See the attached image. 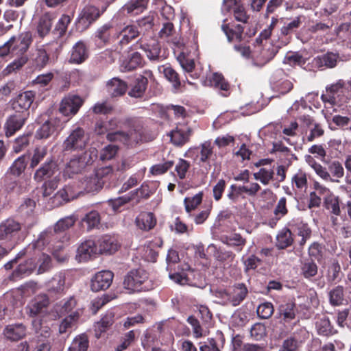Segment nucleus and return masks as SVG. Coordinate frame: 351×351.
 I'll use <instances>...</instances> for the list:
<instances>
[{
    "instance_id": "4be33fe9",
    "label": "nucleus",
    "mask_w": 351,
    "mask_h": 351,
    "mask_svg": "<svg viewBox=\"0 0 351 351\" xmlns=\"http://www.w3.org/2000/svg\"><path fill=\"white\" fill-rule=\"evenodd\" d=\"M138 42L140 48L145 52L149 60L151 61L160 60V45L156 39L154 38H151L149 40L141 38Z\"/></svg>"
},
{
    "instance_id": "ea45409f",
    "label": "nucleus",
    "mask_w": 351,
    "mask_h": 351,
    "mask_svg": "<svg viewBox=\"0 0 351 351\" xmlns=\"http://www.w3.org/2000/svg\"><path fill=\"white\" fill-rule=\"evenodd\" d=\"M106 89L109 95L112 97H119L123 95L127 90L126 83L118 77H113L108 81Z\"/></svg>"
},
{
    "instance_id": "ddd939ff",
    "label": "nucleus",
    "mask_w": 351,
    "mask_h": 351,
    "mask_svg": "<svg viewBox=\"0 0 351 351\" xmlns=\"http://www.w3.org/2000/svg\"><path fill=\"white\" fill-rule=\"evenodd\" d=\"M49 299L45 294L39 295L32 300L26 306L27 313L29 317H45L48 313Z\"/></svg>"
},
{
    "instance_id": "4468645a",
    "label": "nucleus",
    "mask_w": 351,
    "mask_h": 351,
    "mask_svg": "<svg viewBox=\"0 0 351 351\" xmlns=\"http://www.w3.org/2000/svg\"><path fill=\"white\" fill-rule=\"evenodd\" d=\"M9 41L12 48V54L16 56L26 55L29 46L32 43V34L25 32L17 36H13Z\"/></svg>"
},
{
    "instance_id": "9d476101",
    "label": "nucleus",
    "mask_w": 351,
    "mask_h": 351,
    "mask_svg": "<svg viewBox=\"0 0 351 351\" xmlns=\"http://www.w3.org/2000/svg\"><path fill=\"white\" fill-rule=\"evenodd\" d=\"M34 97L35 94L31 90L21 93L10 100L11 108L14 112L29 117V109L34 100Z\"/></svg>"
},
{
    "instance_id": "cd10ccee",
    "label": "nucleus",
    "mask_w": 351,
    "mask_h": 351,
    "mask_svg": "<svg viewBox=\"0 0 351 351\" xmlns=\"http://www.w3.org/2000/svg\"><path fill=\"white\" fill-rule=\"evenodd\" d=\"M56 163L52 159L47 158L35 172L34 179L36 182H42L43 180L51 178L56 173Z\"/></svg>"
},
{
    "instance_id": "bb28decb",
    "label": "nucleus",
    "mask_w": 351,
    "mask_h": 351,
    "mask_svg": "<svg viewBox=\"0 0 351 351\" xmlns=\"http://www.w3.org/2000/svg\"><path fill=\"white\" fill-rule=\"evenodd\" d=\"M203 84L204 86H210L218 90L223 97H227L230 94V85L220 73H213L209 79L204 80Z\"/></svg>"
},
{
    "instance_id": "f8f14e48",
    "label": "nucleus",
    "mask_w": 351,
    "mask_h": 351,
    "mask_svg": "<svg viewBox=\"0 0 351 351\" xmlns=\"http://www.w3.org/2000/svg\"><path fill=\"white\" fill-rule=\"evenodd\" d=\"M28 117L26 115L13 112L9 114L5 121L3 130L5 136L10 138L20 131L25 124Z\"/></svg>"
},
{
    "instance_id": "58836bf2",
    "label": "nucleus",
    "mask_w": 351,
    "mask_h": 351,
    "mask_svg": "<svg viewBox=\"0 0 351 351\" xmlns=\"http://www.w3.org/2000/svg\"><path fill=\"white\" fill-rule=\"evenodd\" d=\"M156 223V219L151 212H142L136 218V225L142 230H150Z\"/></svg>"
},
{
    "instance_id": "6e6552de",
    "label": "nucleus",
    "mask_w": 351,
    "mask_h": 351,
    "mask_svg": "<svg viewBox=\"0 0 351 351\" xmlns=\"http://www.w3.org/2000/svg\"><path fill=\"white\" fill-rule=\"evenodd\" d=\"M93 161V158L89 152H84L77 156H73L66 163L63 171L65 178H71L74 175L78 174Z\"/></svg>"
},
{
    "instance_id": "a211bd4d",
    "label": "nucleus",
    "mask_w": 351,
    "mask_h": 351,
    "mask_svg": "<svg viewBox=\"0 0 351 351\" xmlns=\"http://www.w3.org/2000/svg\"><path fill=\"white\" fill-rule=\"evenodd\" d=\"M113 277V273L109 270L97 272L91 279V290L97 292L107 289L112 284Z\"/></svg>"
},
{
    "instance_id": "e433bc0d",
    "label": "nucleus",
    "mask_w": 351,
    "mask_h": 351,
    "mask_svg": "<svg viewBox=\"0 0 351 351\" xmlns=\"http://www.w3.org/2000/svg\"><path fill=\"white\" fill-rule=\"evenodd\" d=\"M206 252L210 255H213L215 260L221 263L232 262L235 256L232 252L218 248L214 244H210L208 246Z\"/></svg>"
},
{
    "instance_id": "052dcab7",
    "label": "nucleus",
    "mask_w": 351,
    "mask_h": 351,
    "mask_svg": "<svg viewBox=\"0 0 351 351\" xmlns=\"http://www.w3.org/2000/svg\"><path fill=\"white\" fill-rule=\"evenodd\" d=\"M117 125V121L115 119H111L109 121H97L95 126V132L97 135H103L106 133H111L110 131L114 129Z\"/></svg>"
},
{
    "instance_id": "c03bdc74",
    "label": "nucleus",
    "mask_w": 351,
    "mask_h": 351,
    "mask_svg": "<svg viewBox=\"0 0 351 351\" xmlns=\"http://www.w3.org/2000/svg\"><path fill=\"white\" fill-rule=\"evenodd\" d=\"M147 3L148 0H130L122 7L121 12L123 13L126 12L131 15H137L146 9Z\"/></svg>"
},
{
    "instance_id": "f03ea898",
    "label": "nucleus",
    "mask_w": 351,
    "mask_h": 351,
    "mask_svg": "<svg viewBox=\"0 0 351 351\" xmlns=\"http://www.w3.org/2000/svg\"><path fill=\"white\" fill-rule=\"evenodd\" d=\"M103 186L102 181L99 180L95 173L85 176L78 182H72L65 185L50 197L51 206L58 207L78 197L84 192H98Z\"/></svg>"
},
{
    "instance_id": "c756f323",
    "label": "nucleus",
    "mask_w": 351,
    "mask_h": 351,
    "mask_svg": "<svg viewBox=\"0 0 351 351\" xmlns=\"http://www.w3.org/2000/svg\"><path fill=\"white\" fill-rule=\"evenodd\" d=\"M283 74L282 70H278L273 75L272 89L279 95H285L291 91L293 87V83L287 78H280L277 80Z\"/></svg>"
},
{
    "instance_id": "4c0bfd02",
    "label": "nucleus",
    "mask_w": 351,
    "mask_h": 351,
    "mask_svg": "<svg viewBox=\"0 0 351 351\" xmlns=\"http://www.w3.org/2000/svg\"><path fill=\"white\" fill-rule=\"evenodd\" d=\"M99 180L102 181L103 185L109 182V186H116L114 182L117 177V173L114 170L112 166H106L97 169L95 173Z\"/></svg>"
},
{
    "instance_id": "aec40b11",
    "label": "nucleus",
    "mask_w": 351,
    "mask_h": 351,
    "mask_svg": "<svg viewBox=\"0 0 351 351\" xmlns=\"http://www.w3.org/2000/svg\"><path fill=\"white\" fill-rule=\"evenodd\" d=\"M192 130L187 125L178 123L176 128L169 132L171 142L176 146H182L190 138Z\"/></svg>"
},
{
    "instance_id": "72a5a7b5",
    "label": "nucleus",
    "mask_w": 351,
    "mask_h": 351,
    "mask_svg": "<svg viewBox=\"0 0 351 351\" xmlns=\"http://www.w3.org/2000/svg\"><path fill=\"white\" fill-rule=\"evenodd\" d=\"M148 194L145 193V189H143V186L131 191L130 193L123 195L122 197H119L114 200H111L112 206L114 210H117L119 207L121 206L128 203L131 200L136 199V197H147Z\"/></svg>"
},
{
    "instance_id": "393cba45",
    "label": "nucleus",
    "mask_w": 351,
    "mask_h": 351,
    "mask_svg": "<svg viewBox=\"0 0 351 351\" xmlns=\"http://www.w3.org/2000/svg\"><path fill=\"white\" fill-rule=\"evenodd\" d=\"M99 254H113L120 247L119 242L114 236L104 235L96 242Z\"/></svg>"
},
{
    "instance_id": "f3484780",
    "label": "nucleus",
    "mask_w": 351,
    "mask_h": 351,
    "mask_svg": "<svg viewBox=\"0 0 351 351\" xmlns=\"http://www.w3.org/2000/svg\"><path fill=\"white\" fill-rule=\"evenodd\" d=\"M153 77V73L150 70H145L143 75L136 78L131 88L128 93L129 95L132 97H141L147 88L149 80Z\"/></svg>"
},
{
    "instance_id": "69168bd1",
    "label": "nucleus",
    "mask_w": 351,
    "mask_h": 351,
    "mask_svg": "<svg viewBox=\"0 0 351 351\" xmlns=\"http://www.w3.org/2000/svg\"><path fill=\"white\" fill-rule=\"evenodd\" d=\"M19 57L10 63L3 70L5 75H9L21 69L27 62V55L18 56Z\"/></svg>"
},
{
    "instance_id": "20e7f679",
    "label": "nucleus",
    "mask_w": 351,
    "mask_h": 351,
    "mask_svg": "<svg viewBox=\"0 0 351 351\" xmlns=\"http://www.w3.org/2000/svg\"><path fill=\"white\" fill-rule=\"evenodd\" d=\"M156 136V133L140 124H137L128 132L116 131L109 133L107 139L109 141H118L128 146H132L138 143L153 141Z\"/></svg>"
},
{
    "instance_id": "7ed1b4c3",
    "label": "nucleus",
    "mask_w": 351,
    "mask_h": 351,
    "mask_svg": "<svg viewBox=\"0 0 351 351\" xmlns=\"http://www.w3.org/2000/svg\"><path fill=\"white\" fill-rule=\"evenodd\" d=\"M210 291L215 303L233 307L240 305L249 293L247 286L243 282L235 283L228 289L211 287Z\"/></svg>"
},
{
    "instance_id": "49530a36",
    "label": "nucleus",
    "mask_w": 351,
    "mask_h": 351,
    "mask_svg": "<svg viewBox=\"0 0 351 351\" xmlns=\"http://www.w3.org/2000/svg\"><path fill=\"white\" fill-rule=\"evenodd\" d=\"M221 241L224 244L234 248L237 252H241L246 244V239L240 234L236 232L222 237Z\"/></svg>"
},
{
    "instance_id": "39448f33",
    "label": "nucleus",
    "mask_w": 351,
    "mask_h": 351,
    "mask_svg": "<svg viewBox=\"0 0 351 351\" xmlns=\"http://www.w3.org/2000/svg\"><path fill=\"white\" fill-rule=\"evenodd\" d=\"M23 224L14 217L0 222V242L13 247L22 237Z\"/></svg>"
},
{
    "instance_id": "a19ab883",
    "label": "nucleus",
    "mask_w": 351,
    "mask_h": 351,
    "mask_svg": "<svg viewBox=\"0 0 351 351\" xmlns=\"http://www.w3.org/2000/svg\"><path fill=\"white\" fill-rule=\"evenodd\" d=\"M88 58V50L85 44L79 41L75 43L73 47L71 56L70 62L80 64L83 62Z\"/></svg>"
},
{
    "instance_id": "f257e3e1",
    "label": "nucleus",
    "mask_w": 351,
    "mask_h": 351,
    "mask_svg": "<svg viewBox=\"0 0 351 351\" xmlns=\"http://www.w3.org/2000/svg\"><path fill=\"white\" fill-rule=\"evenodd\" d=\"M77 219L75 215L60 219L53 228H49L40 234L38 239L33 243V247L38 250L45 247L54 252L60 250L64 243L69 240L66 231L75 224Z\"/></svg>"
},
{
    "instance_id": "4d7b16f0",
    "label": "nucleus",
    "mask_w": 351,
    "mask_h": 351,
    "mask_svg": "<svg viewBox=\"0 0 351 351\" xmlns=\"http://www.w3.org/2000/svg\"><path fill=\"white\" fill-rule=\"evenodd\" d=\"M274 169L271 167H262L258 171L254 173L255 180L260 181L263 184L267 185L274 178Z\"/></svg>"
},
{
    "instance_id": "8fccbe9b",
    "label": "nucleus",
    "mask_w": 351,
    "mask_h": 351,
    "mask_svg": "<svg viewBox=\"0 0 351 351\" xmlns=\"http://www.w3.org/2000/svg\"><path fill=\"white\" fill-rule=\"evenodd\" d=\"M324 205L330 214L335 216L341 215L340 199L334 194H329L324 197Z\"/></svg>"
},
{
    "instance_id": "09e8293b",
    "label": "nucleus",
    "mask_w": 351,
    "mask_h": 351,
    "mask_svg": "<svg viewBox=\"0 0 351 351\" xmlns=\"http://www.w3.org/2000/svg\"><path fill=\"white\" fill-rule=\"evenodd\" d=\"M79 319V313L74 312L63 319L59 325L58 332L60 334H70L76 326Z\"/></svg>"
},
{
    "instance_id": "864d4df0",
    "label": "nucleus",
    "mask_w": 351,
    "mask_h": 351,
    "mask_svg": "<svg viewBox=\"0 0 351 351\" xmlns=\"http://www.w3.org/2000/svg\"><path fill=\"white\" fill-rule=\"evenodd\" d=\"M177 60L185 73H189L193 79L199 77L196 73H192L195 68V62L193 58L186 56L184 52H181L178 56Z\"/></svg>"
},
{
    "instance_id": "c9c22d12",
    "label": "nucleus",
    "mask_w": 351,
    "mask_h": 351,
    "mask_svg": "<svg viewBox=\"0 0 351 351\" xmlns=\"http://www.w3.org/2000/svg\"><path fill=\"white\" fill-rule=\"evenodd\" d=\"M139 31L135 25H128L119 32L117 37L119 38V44L123 47L139 36Z\"/></svg>"
},
{
    "instance_id": "f704fd0d",
    "label": "nucleus",
    "mask_w": 351,
    "mask_h": 351,
    "mask_svg": "<svg viewBox=\"0 0 351 351\" xmlns=\"http://www.w3.org/2000/svg\"><path fill=\"white\" fill-rule=\"evenodd\" d=\"M143 58L139 52H134L124 59L121 65L120 69L123 72H128L142 66Z\"/></svg>"
},
{
    "instance_id": "0eeeda50",
    "label": "nucleus",
    "mask_w": 351,
    "mask_h": 351,
    "mask_svg": "<svg viewBox=\"0 0 351 351\" xmlns=\"http://www.w3.org/2000/svg\"><path fill=\"white\" fill-rule=\"evenodd\" d=\"M254 51L253 56L255 57L258 62H254V64L258 66H263L268 62L271 60L278 51L279 48L282 45L278 42L277 46L273 45L267 40H263V43L257 45L254 42Z\"/></svg>"
},
{
    "instance_id": "37998d69",
    "label": "nucleus",
    "mask_w": 351,
    "mask_h": 351,
    "mask_svg": "<svg viewBox=\"0 0 351 351\" xmlns=\"http://www.w3.org/2000/svg\"><path fill=\"white\" fill-rule=\"evenodd\" d=\"M301 25L300 17L295 18L292 21L285 24L280 29V34L278 36L279 43L282 45H286L289 42V38L287 36L298 29Z\"/></svg>"
},
{
    "instance_id": "6ab92c4d",
    "label": "nucleus",
    "mask_w": 351,
    "mask_h": 351,
    "mask_svg": "<svg viewBox=\"0 0 351 351\" xmlns=\"http://www.w3.org/2000/svg\"><path fill=\"white\" fill-rule=\"evenodd\" d=\"M63 123L58 118L49 117L36 131L38 138H47L55 132L62 130Z\"/></svg>"
},
{
    "instance_id": "2f4dec72",
    "label": "nucleus",
    "mask_w": 351,
    "mask_h": 351,
    "mask_svg": "<svg viewBox=\"0 0 351 351\" xmlns=\"http://www.w3.org/2000/svg\"><path fill=\"white\" fill-rule=\"evenodd\" d=\"M27 327L23 324H13L5 326L3 335L12 341H16L24 338L27 335Z\"/></svg>"
},
{
    "instance_id": "79ce46f5",
    "label": "nucleus",
    "mask_w": 351,
    "mask_h": 351,
    "mask_svg": "<svg viewBox=\"0 0 351 351\" xmlns=\"http://www.w3.org/2000/svg\"><path fill=\"white\" fill-rule=\"evenodd\" d=\"M276 246L279 250H284L293 243L291 229L284 228L278 232L276 238Z\"/></svg>"
},
{
    "instance_id": "6e6d98bb",
    "label": "nucleus",
    "mask_w": 351,
    "mask_h": 351,
    "mask_svg": "<svg viewBox=\"0 0 351 351\" xmlns=\"http://www.w3.org/2000/svg\"><path fill=\"white\" fill-rule=\"evenodd\" d=\"M317 265L313 260L306 259L301 263L300 272L304 278L310 279L317 275Z\"/></svg>"
},
{
    "instance_id": "3c124183",
    "label": "nucleus",
    "mask_w": 351,
    "mask_h": 351,
    "mask_svg": "<svg viewBox=\"0 0 351 351\" xmlns=\"http://www.w3.org/2000/svg\"><path fill=\"white\" fill-rule=\"evenodd\" d=\"M53 19V15L49 13L41 16L37 25V32L40 37L43 38L49 33Z\"/></svg>"
},
{
    "instance_id": "bf43d9fd",
    "label": "nucleus",
    "mask_w": 351,
    "mask_h": 351,
    "mask_svg": "<svg viewBox=\"0 0 351 351\" xmlns=\"http://www.w3.org/2000/svg\"><path fill=\"white\" fill-rule=\"evenodd\" d=\"M100 220V215L96 210H91L87 213L82 219V223L86 224L87 230L88 231L98 227Z\"/></svg>"
},
{
    "instance_id": "dca6fc26",
    "label": "nucleus",
    "mask_w": 351,
    "mask_h": 351,
    "mask_svg": "<svg viewBox=\"0 0 351 351\" xmlns=\"http://www.w3.org/2000/svg\"><path fill=\"white\" fill-rule=\"evenodd\" d=\"M83 103L84 100L80 96L69 94L62 100L59 110L64 116H72L78 112Z\"/></svg>"
},
{
    "instance_id": "774afa93",
    "label": "nucleus",
    "mask_w": 351,
    "mask_h": 351,
    "mask_svg": "<svg viewBox=\"0 0 351 351\" xmlns=\"http://www.w3.org/2000/svg\"><path fill=\"white\" fill-rule=\"evenodd\" d=\"M75 305V299L73 297H70L68 300L61 302L60 304H56L54 306V311L57 315L60 317L72 311Z\"/></svg>"
},
{
    "instance_id": "b1692460",
    "label": "nucleus",
    "mask_w": 351,
    "mask_h": 351,
    "mask_svg": "<svg viewBox=\"0 0 351 351\" xmlns=\"http://www.w3.org/2000/svg\"><path fill=\"white\" fill-rule=\"evenodd\" d=\"M291 231H293L298 237H301L298 241L300 246L303 247L306 241L311 236V230L306 223L300 219H293L289 223Z\"/></svg>"
},
{
    "instance_id": "2eb2a0df",
    "label": "nucleus",
    "mask_w": 351,
    "mask_h": 351,
    "mask_svg": "<svg viewBox=\"0 0 351 351\" xmlns=\"http://www.w3.org/2000/svg\"><path fill=\"white\" fill-rule=\"evenodd\" d=\"M345 82L339 80L337 82L331 84L326 87V93L321 95V99L324 103H328L331 105H337L341 101L340 97L343 94V88Z\"/></svg>"
},
{
    "instance_id": "0e129e2a",
    "label": "nucleus",
    "mask_w": 351,
    "mask_h": 351,
    "mask_svg": "<svg viewBox=\"0 0 351 351\" xmlns=\"http://www.w3.org/2000/svg\"><path fill=\"white\" fill-rule=\"evenodd\" d=\"M329 301L332 306H339L344 301V289L342 286H337L329 292Z\"/></svg>"
},
{
    "instance_id": "423d86ee",
    "label": "nucleus",
    "mask_w": 351,
    "mask_h": 351,
    "mask_svg": "<svg viewBox=\"0 0 351 351\" xmlns=\"http://www.w3.org/2000/svg\"><path fill=\"white\" fill-rule=\"evenodd\" d=\"M147 280V272L142 268H138L128 272L124 277L123 284L124 288L130 292L141 291L148 289L145 285Z\"/></svg>"
},
{
    "instance_id": "5701e85b",
    "label": "nucleus",
    "mask_w": 351,
    "mask_h": 351,
    "mask_svg": "<svg viewBox=\"0 0 351 351\" xmlns=\"http://www.w3.org/2000/svg\"><path fill=\"white\" fill-rule=\"evenodd\" d=\"M98 254L96 242L89 239L82 243L77 247L76 259L80 262H85Z\"/></svg>"
},
{
    "instance_id": "5fc2aeb1",
    "label": "nucleus",
    "mask_w": 351,
    "mask_h": 351,
    "mask_svg": "<svg viewBox=\"0 0 351 351\" xmlns=\"http://www.w3.org/2000/svg\"><path fill=\"white\" fill-rule=\"evenodd\" d=\"M32 317V326L35 333L44 338L49 337L50 328L49 326L44 325V317L36 316Z\"/></svg>"
},
{
    "instance_id": "de8ad7c7",
    "label": "nucleus",
    "mask_w": 351,
    "mask_h": 351,
    "mask_svg": "<svg viewBox=\"0 0 351 351\" xmlns=\"http://www.w3.org/2000/svg\"><path fill=\"white\" fill-rule=\"evenodd\" d=\"M28 157L23 154L18 157L12 164L7 171V175L14 178L19 177L25 170L27 165Z\"/></svg>"
},
{
    "instance_id": "412c9836",
    "label": "nucleus",
    "mask_w": 351,
    "mask_h": 351,
    "mask_svg": "<svg viewBox=\"0 0 351 351\" xmlns=\"http://www.w3.org/2000/svg\"><path fill=\"white\" fill-rule=\"evenodd\" d=\"M298 313L296 304L293 301H285L279 304L277 308V315L280 322L287 324L294 320Z\"/></svg>"
},
{
    "instance_id": "680f3d73",
    "label": "nucleus",
    "mask_w": 351,
    "mask_h": 351,
    "mask_svg": "<svg viewBox=\"0 0 351 351\" xmlns=\"http://www.w3.org/2000/svg\"><path fill=\"white\" fill-rule=\"evenodd\" d=\"M160 71L164 74L167 80L172 83L175 88L180 87L181 82L178 73L172 67L169 66H162L160 68Z\"/></svg>"
},
{
    "instance_id": "9b49d317",
    "label": "nucleus",
    "mask_w": 351,
    "mask_h": 351,
    "mask_svg": "<svg viewBox=\"0 0 351 351\" xmlns=\"http://www.w3.org/2000/svg\"><path fill=\"white\" fill-rule=\"evenodd\" d=\"M99 9L93 5H86L79 14L75 21L76 28L80 32L87 29L100 16Z\"/></svg>"
},
{
    "instance_id": "a878e982",
    "label": "nucleus",
    "mask_w": 351,
    "mask_h": 351,
    "mask_svg": "<svg viewBox=\"0 0 351 351\" xmlns=\"http://www.w3.org/2000/svg\"><path fill=\"white\" fill-rule=\"evenodd\" d=\"M240 1L241 0H223L222 10L230 12L232 10L235 19L245 23L249 16L243 5L240 4Z\"/></svg>"
},
{
    "instance_id": "7c9ffc66",
    "label": "nucleus",
    "mask_w": 351,
    "mask_h": 351,
    "mask_svg": "<svg viewBox=\"0 0 351 351\" xmlns=\"http://www.w3.org/2000/svg\"><path fill=\"white\" fill-rule=\"evenodd\" d=\"M340 60L338 53L333 52H327L326 53L317 56L313 59V64L319 69L328 68L332 69L337 66Z\"/></svg>"
},
{
    "instance_id": "338daca9",
    "label": "nucleus",
    "mask_w": 351,
    "mask_h": 351,
    "mask_svg": "<svg viewBox=\"0 0 351 351\" xmlns=\"http://www.w3.org/2000/svg\"><path fill=\"white\" fill-rule=\"evenodd\" d=\"M88 339L84 334L77 336L73 341L69 351H86L88 348Z\"/></svg>"
},
{
    "instance_id": "c85d7f7f",
    "label": "nucleus",
    "mask_w": 351,
    "mask_h": 351,
    "mask_svg": "<svg viewBox=\"0 0 351 351\" xmlns=\"http://www.w3.org/2000/svg\"><path fill=\"white\" fill-rule=\"evenodd\" d=\"M226 21H223L225 23ZM221 29L226 36H227L229 42H239L243 43V31L244 27L241 25L237 24H226L221 25Z\"/></svg>"
},
{
    "instance_id": "473e14b6",
    "label": "nucleus",
    "mask_w": 351,
    "mask_h": 351,
    "mask_svg": "<svg viewBox=\"0 0 351 351\" xmlns=\"http://www.w3.org/2000/svg\"><path fill=\"white\" fill-rule=\"evenodd\" d=\"M65 274L63 272L56 274L47 283V289L51 295H62L66 289Z\"/></svg>"
},
{
    "instance_id": "a18cd8bd",
    "label": "nucleus",
    "mask_w": 351,
    "mask_h": 351,
    "mask_svg": "<svg viewBox=\"0 0 351 351\" xmlns=\"http://www.w3.org/2000/svg\"><path fill=\"white\" fill-rule=\"evenodd\" d=\"M112 25L106 23L99 27L95 33V38L97 45L103 47L109 43L112 38Z\"/></svg>"
},
{
    "instance_id": "13d9d810",
    "label": "nucleus",
    "mask_w": 351,
    "mask_h": 351,
    "mask_svg": "<svg viewBox=\"0 0 351 351\" xmlns=\"http://www.w3.org/2000/svg\"><path fill=\"white\" fill-rule=\"evenodd\" d=\"M49 60V55L43 48L37 49L32 55V61L36 68L41 69L47 66Z\"/></svg>"
},
{
    "instance_id": "e2e57ef3",
    "label": "nucleus",
    "mask_w": 351,
    "mask_h": 351,
    "mask_svg": "<svg viewBox=\"0 0 351 351\" xmlns=\"http://www.w3.org/2000/svg\"><path fill=\"white\" fill-rule=\"evenodd\" d=\"M203 197L202 192H199L195 194L193 197H186L184 199V204L185 206V210L191 216V211L194 210L202 202Z\"/></svg>"
},
{
    "instance_id": "603ef678",
    "label": "nucleus",
    "mask_w": 351,
    "mask_h": 351,
    "mask_svg": "<svg viewBox=\"0 0 351 351\" xmlns=\"http://www.w3.org/2000/svg\"><path fill=\"white\" fill-rule=\"evenodd\" d=\"M195 160L198 165L206 162L213 155V146L210 141H205L197 149Z\"/></svg>"
},
{
    "instance_id": "1a4fd4ad",
    "label": "nucleus",
    "mask_w": 351,
    "mask_h": 351,
    "mask_svg": "<svg viewBox=\"0 0 351 351\" xmlns=\"http://www.w3.org/2000/svg\"><path fill=\"white\" fill-rule=\"evenodd\" d=\"M88 141V137L84 130L80 127H76L71 131L68 137L64 141L63 150L64 152L82 150Z\"/></svg>"
}]
</instances>
